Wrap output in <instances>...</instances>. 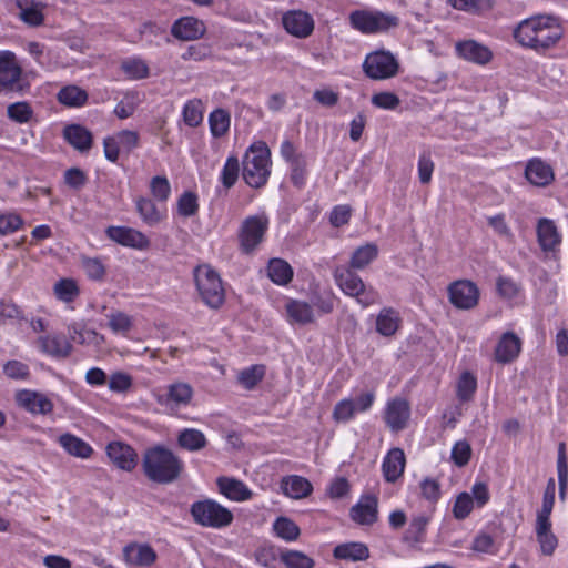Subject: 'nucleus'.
I'll list each match as a JSON object with an SVG mask.
<instances>
[{
	"label": "nucleus",
	"mask_w": 568,
	"mask_h": 568,
	"mask_svg": "<svg viewBox=\"0 0 568 568\" xmlns=\"http://www.w3.org/2000/svg\"><path fill=\"white\" fill-rule=\"evenodd\" d=\"M197 195L192 191L181 194L178 201V212L184 217L193 216L199 211Z\"/></svg>",
	"instance_id": "49"
},
{
	"label": "nucleus",
	"mask_w": 568,
	"mask_h": 568,
	"mask_svg": "<svg viewBox=\"0 0 568 568\" xmlns=\"http://www.w3.org/2000/svg\"><path fill=\"white\" fill-rule=\"evenodd\" d=\"M333 556L341 560L362 561L369 557V550L363 542L351 541L337 545L333 550Z\"/></svg>",
	"instance_id": "29"
},
{
	"label": "nucleus",
	"mask_w": 568,
	"mask_h": 568,
	"mask_svg": "<svg viewBox=\"0 0 568 568\" xmlns=\"http://www.w3.org/2000/svg\"><path fill=\"white\" fill-rule=\"evenodd\" d=\"M281 561L286 568H314L315 561L298 550H283L280 552Z\"/></svg>",
	"instance_id": "43"
},
{
	"label": "nucleus",
	"mask_w": 568,
	"mask_h": 568,
	"mask_svg": "<svg viewBox=\"0 0 568 568\" xmlns=\"http://www.w3.org/2000/svg\"><path fill=\"white\" fill-rule=\"evenodd\" d=\"M193 394V387L189 383L174 382L168 386L166 404H173L176 407L187 406Z\"/></svg>",
	"instance_id": "31"
},
{
	"label": "nucleus",
	"mask_w": 568,
	"mask_h": 568,
	"mask_svg": "<svg viewBox=\"0 0 568 568\" xmlns=\"http://www.w3.org/2000/svg\"><path fill=\"white\" fill-rule=\"evenodd\" d=\"M4 374L13 379H26L30 372L27 364L19 361H9L3 366Z\"/></svg>",
	"instance_id": "63"
},
{
	"label": "nucleus",
	"mask_w": 568,
	"mask_h": 568,
	"mask_svg": "<svg viewBox=\"0 0 568 568\" xmlns=\"http://www.w3.org/2000/svg\"><path fill=\"white\" fill-rule=\"evenodd\" d=\"M398 68L395 57L386 51L369 53L363 63L365 74L373 80L393 78L397 74Z\"/></svg>",
	"instance_id": "8"
},
{
	"label": "nucleus",
	"mask_w": 568,
	"mask_h": 568,
	"mask_svg": "<svg viewBox=\"0 0 568 568\" xmlns=\"http://www.w3.org/2000/svg\"><path fill=\"white\" fill-rule=\"evenodd\" d=\"M285 311L291 324L307 325L315 318L313 307L304 301L288 300Z\"/></svg>",
	"instance_id": "24"
},
{
	"label": "nucleus",
	"mask_w": 568,
	"mask_h": 568,
	"mask_svg": "<svg viewBox=\"0 0 568 568\" xmlns=\"http://www.w3.org/2000/svg\"><path fill=\"white\" fill-rule=\"evenodd\" d=\"M555 178L551 166L539 158L531 159L525 168V178Z\"/></svg>",
	"instance_id": "53"
},
{
	"label": "nucleus",
	"mask_w": 568,
	"mask_h": 568,
	"mask_svg": "<svg viewBox=\"0 0 568 568\" xmlns=\"http://www.w3.org/2000/svg\"><path fill=\"white\" fill-rule=\"evenodd\" d=\"M398 313L392 307H384L376 318V331L383 336H392L399 326Z\"/></svg>",
	"instance_id": "34"
},
{
	"label": "nucleus",
	"mask_w": 568,
	"mask_h": 568,
	"mask_svg": "<svg viewBox=\"0 0 568 568\" xmlns=\"http://www.w3.org/2000/svg\"><path fill=\"white\" fill-rule=\"evenodd\" d=\"M123 556L129 565L141 567L151 566L156 559L155 551L149 545H128L123 549Z\"/></svg>",
	"instance_id": "23"
},
{
	"label": "nucleus",
	"mask_w": 568,
	"mask_h": 568,
	"mask_svg": "<svg viewBox=\"0 0 568 568\" xmlns=\"http://www.w3.org/2000/svg\"><path fill=\"white\" fill-rule=\"evenodd\" d=\"M135 205L143 222L150 226L159 224L165 216V210L154 204L150 199L139 197Z\"/></svg>",
	"instance_id": "32"
},
{
	"label": "nucleus",
	"mask_w": 568,
	"mask_h": 568,
	"mask_svg": "<svg viewBox=\"0 0 568 568\" xmlns=\"http://www.w3.org/2000/svg\"><path fill=\"white\" fill-rule=\"evenodd\" d=\"M7 116L19 124H24L33 118V109L27 101H19L7 106Z\"/></svg>",
	"instance_id": "47"
},
{
	"label": "nucleus",
	"mask_w": 568,
	"mask_h": 568,
	"mask_svg": "<svg viewBox=\"0 0 568 568\" xmlns=\"http://www.w3.org/2000/svg\"><path fill=\"white\" fill-rule=\"evenodd\" d=\"M68 333L70 339L78 344H99L100 339L103 337L100 336L95 331L87 329L82 323L73 322L68 325Z\"/></svg>",
	"instance_id": "40"
},
{
	"label": "nucleus",
	"mask_w": 568,
	"mask_h": 568,
	"mask_svg": "<svg viewBox=\"0 0 568 568\" xmlns=\"http://www.w3.org/2000/svg\"><path fill=\"white\" fill-rule=\"evenodd\" d=\"M280 152H281L282 158L287 163H290V165L293 170L292 178H298L300 175H302L303 169L306 165V161H305L304 156L296 151L293 143L288 140L283 141L281 144Z\"/></svg>",
	"instance_id": "37"
},
{
	"label": "nucleus",
	"mask_w": 568,
	"mask_h": 568,
	"mask_svg": "<svg viewBox=\"0 0 568 568\" xmlns=\"http://www.w3.org/2000/svg\"><path fill=\"white\" fill-rule=\"evenodd\" d=\"M356 413V406L353 399H342L339 400L333 410V418L336 422H348L351 420Z\"/></svg>",
	"instance_id": "55"
},
{
	"label": "nucleus",
	"mask_w": 568,
	"mask_h": 568,
	"mask_svg": "<svg viewBox=\"0 0 568 568\" xmlns=\"http://www.w3.org/2000/svg\"><path fill=\"white\" fill-rule=\"evenodd\" d=\"M457 54L473 63L487 64L491 58V51L475 40H465L456 44Z\"/></svg>",
	"instance_id": "21"
},
{
	"label": "nucleus",
	"mask_w": 568,
	"mask_h": 568,
	"mask_svg": "<svg viewBox=\"0 0 568 568\" xmlns=\"http://www.w3.org/2000/svg\"><path fill=\"white\" fill-rule=\"evenodd\" d=\"M64 139L78 151L87 152L92 145V133L80 124H70L63 130Z\"/></svg>",
	"instance_id": "26"
},
{
	"label": "nucleus",
	"mask_w": 568,
	"mask_h": 568,
	"mask_svg": "<svg viewBox=\"0 0 568 568\" xmlns=\"http://www.w3.org/2000/svg\"><path fill=\"white\" fill-rule=\"evenodd\" d=\"M471 456V447L466 440L457 442L452 449V459L458 467L468 464Z\"/></svg>",
	"instance_id": "59"
},
{
	"label": "nucleus",
	"mask_w": 568,
	"mask_h": 568,
	"mask_svg": "<svg viewBox=\"0 0 568 568\" xmlns=\"http://www.w3.org/2000/svg\"><path fill=\"white\" fill-rule=\"evenodd\" d=\"M23 224V220L16 213L0 214V234L7 235L16 232Z\"/></svg>",
	"instance_id": "62"
},
{
	"label": "nucleus",
	"mask_w": 568,
	"mask_h": 568,
	"mask_svg": "<svg viewBox=\"0 0 568 568\" xmlns=\"http://www.w3.org/2000/svg\"><path fill=\"white\" fill-rule=\"evenodd\" d=\"M267 276L277 285H286L293 278V268L282 258H272L267 265Z\"/></svg>",
	"instance_id": "33"
},
{
	"label": "nucleus",
	"mask_w": 568,
	"mask_h": 568,
	"mask_svg": "<svg viewBox=\"0 0 568 568\" xmlns=\"http://www.w3.org/2000/svg\"><path fill=\"white\" fill-rule=\"evenodd\" d=\"M21 67L18 64L16 55L11 51L0 52V93L20 92L22 85L19 83L21 78Z\"/></svg>",
	"instance_id": "10"
},
{
	"label": "nucleus",
	"mask_w": 568,
	"mask_h": 568,
	"mask_svg": "<svg viewBox=\"0 0 568 568\" xmlns=\"http://www.w3.org/2000/svg\"><path fill=\"white\" fill-rule=\"evenodd\" d=\"M428 521V517L424 515L413 517L407 530L408 537L415 542L423 541Z\"/></svg>",
	"instance_id": "58"
},
{
	"label": "nucleus",
	"mask_w": 568,
	"mask_h": 568,
	"mask_svg": "<svg viewBox=\"0 0 568 568\" xmlns=\"http://www.w3.org/2000/svg\"><path fill=\"white\" fill-rule=\"evenodd\" d=\"M264 374L265 367L263 365H253L239 374V382L246 389H252L263 379Z\"/></svg>",
	"instance_id": "48"
},
{
	"label": "nucleus",
	"mask_w": 568,
	"mask_h": 568,
	"mask_svg": "<svg viewBox=\"0 0 568 568\" xmlns=\"http://www.w3.org/2000/svg\"><path fill=\"white\" fill-rule=\"evenodd\" d=\"M190 513L197 525L217 529L227 527L234 518L231 510L212 499L193 503Z\"/></svg>",
	"instance_id": "5"
},
{
	"label": "nucleus",
	"mask_w": 568,
	"mask_h": 568,
	"mask_svg": "<svg viewBox=\"0 0 568 568\" xmlns=\"http://www.w3.org/2000/svg\"><path fill=\"white\" fill-rule=\"evenodd\" d=\"M349 23L355 30L371 34L397 27L399 19L394 14L379 11L356 10L349 14Z\"/></svg>",
	"instance_id": "6"
},
{
	"label": "nucleus",
	"mask_w": 568,
	"mask_h": 568,
	"mask_svg": "<svg viewBox=\"0 0 568 568\" xmlns=\"http://www.w3.org/2000/svg\"><path fill=\"white\" fill-rule=\"evenodd\" d=\"M210 130L214 138L225 135L230 129V114L223 109H216L209 116Z\"/></svg>",
	"instance_id": "46"
},
{
	"label": "nucleus",
	"mask_w": 568,
	"mask_h": 568,
	"mask_svg": "<svg viewBox=\"0 0 568 568\" xmlns=\"http://www.w3.org/2000/svg\"><path fill=\"white\" fill-rule=\"evenodd\" d=\"M37 345L42 353L57 359H64L69 357L73 349L70 341L61 334L39 336Z\"/></svg>",
	"instance_id": "15"
},
{
	"label": "nucleus",
	"mask_w": 568,
	"mask_h": 568,
	"mask_svg": "<svg viewBox=\"0 0 568 568\" xmlns=\"http://www.w3.org/2000/svg\"><path fill=\"white\" fill-rule=\"evenodd\" d=\"M535 531L541 552L551 556L558 546V539L551 531V525L535 526Z\"/></svg>",
	"instance_id": "44"
},
{
	"label": "nucleus",
	"mask_w": 568,
	"mask_h": 568,
	"mask_svg": "<svg viewBox=\"0 0 568 568\" xmlns=\"http://www.w3.org/2000/svg\"><path fill=\"white\" fill-rule=\"evenodd\" d=\"M267 230V219L263 216L247 217L240 231V244L245 253H251L263 240Z\"/></svg>",
	"instance_id": "11"
},
{
	"label": "nucleus",
	"mask_w": 568,
	"mask_h": 568,
	"mask_svg": "<svg viewBox=\"0 0 568 568\" xmlns=\"http://www.w3.org/2000/svg\"><path fill=\"white\" fill-rule=\"evenodd\" d=\"M476 378L468 372L463 373L457 384L458 398L463 402L469 400L476 392Z\"/></svg>",
	"instance_id": "52"
},
{
	"label": "nucleus",
	"mask_w": 568,
	"mask_h": 568,
	"mask_svg": "<svg viewBox=\"0 0 568 568\" xmlns=\"http://www.w3.org/2000/svg\"><path fill=\"white\" fill-rule=\"evenodd\" d=\"M406 458L404 450L395 447L385 456L382 470L386 481L395 483L404 473Z\"/></svg>",
	"instance_id": "22"
},
{
	"label": "nucleus",
	"mask_w": 568,
	"mask_h": 568,
	"mask_svg": "<svg viewBox=\"0 0 568 568\" xmlns=\"http://www.w3.org/2000/svg\"><path fill=\"white\" fill-rule=\"evenodd\" d=\"M196 288L203 302L212 308L224 302V288L220 275L210 265H200L194 270Z\"/></svg>",
	"instance_id": "4"
},
{
	"label": "nucleus",
	"mask_w": 568,
	"mask_h": 568,
	"mask_svg": "<svg viewBox=\"0 0 568 568\" xmlns=\"http://www.w3.org/2000/svg\"><path fill=\"white\" fill-rule=\"evenodd\" d=\"M178 443L182 448L189 452H197L206 446L207 440L201 430L185 428L180 432Z\"/></svg>",
	"instance_id": "39"
},
{
	"label": "nucleus",
	"mask_w": 568,
	"mask_h": 568,
	"mask_svg": "<svg viewBox=\"0 0 568 568\" xmlns=\"http://www.w3.org/2000/svg\"><path fill=\"white\" fill-rule=\"evenodd\" d=\"M58 101L70 108H80L88 101V93L85 90L77 85H67L58 92Z\"/></svg>",
	"instance_id": "38"
},
{
	"label": "nucleus",
	"mask_w": 568,
	"mask_h": 568,
	"mask_svg": "<svg viewBox=\"0 0 568 568\" xmlns=\"http://www.w3.org/2000/svg\"><path fill=\"white\" fill-rule=\"evenodd\" d=\"M217 486L224 496L235 501H244L250 499L252 496L247 486L241 480L234 478L220 477L217 479Z\"/></svg>",
	"instance_id": "28"
},
{
	"label": "nucleus",
	"mask_w": 568,
	"mask_h": 568,
	"mask_svg": "<svg viewBox=\"0 0 568 568\" xmlns=\"http://www.w3.org/2000/svg\"><path fill=\"white\" fill-rule=\"evenodd\" d=\"M557 473H558L559 497L561 500H565L566 491H567V487H568V459H567V455H566V444L565 443H560L558 445Z\"/></svg>",
	"instance_id": "45"
},
{
	"label": "nucleus",
	"mask_w": 568,
	"mask_h": 568,
	"mask_svg": "<svg viewBox=\"0 0 568 568\" xmlns=\"http://www.w3.org/2000/svg\"><path fill=\"white\" fill-rule=\"evenodd\" d=\"M82 266L85 274L92 280H101L105 274L104 265L99 258L83 257Z\"/></svg>",
	"instance_id": "64"
},
{
	"label": "nucleus",
	"mask_w": 568,
	"mask_h": 568,
	"mask_svg": "<svg viewBox=\"0 0 568 568\" xmlns=\"http://www.w3.org/2000/svg\"><path fill=\"white\" fill-rule=\"evenodd\" d=\"M521 352V339L514 332L504 333L496 344L494 357L499 364L514 362Z\"/></svg>",
	"instance_id": "17"
},
{
	"label": "nucleus",
	"mask_w": 568,
	"mask_h": 568,
	"mask_svg": "<svg viewBox=\"0 0 568 568\" xmlns=\"http://www.w3.org/2000/svg\"><path fill=\"white\" fill-rule=\"evenodd\" d=\"M474 507V500L471 496L467 493H462L457 496L454 507L453 514L456 519H465Z\"/></svg>",
	"instance_id": "57"
},
{
	"label": "nucleus",
	"mask_w": 568,
	"mask_h": 568,
	"mask_svg": "<svg viewBox=\"0 0 568 568\" xmlns=\"http://www.w3.org/2000/svg\"><path fill=\"white\" fill-rule=\"evenodd\" d=\"M285 30L300 39L307 38L314 30V20L311 14L302 10H292L282 18Z\"/></svg>",
	"instance_id": "14"
},
{
	"label": "nucleus",
	"mask_w": 568,
	"mask_h": 568,
	"mask_svg": "<svg viewBox=\"0 0 568 568\" xmlns=\"http://www.w3.org/2000/svg\"><path fill=\"white\" fill-rule=\"evenodd\" d=\"M110 460L120 469L130 471L136 466L138 455L135 450L123 443L113 442L106 447Z\"/></svg>",
	"instance_id": "19"
},
{
	"label": "nucleus",
	"mask_w": 568,
	"mask_h": 568,
	"mask_svg": "<svg viewBox=\"0 0 568 568\" xmlns=\"http://www.w3.org/2000/svg\"><path fill=\"white\" fill-rule=\"evenodd\" d=\"M409 417L410 407L406 399L396 397L388 400L384 420L392 432L397 433L406 428Z\"/></svg>",
	"instance_id": "12"
},
{
	"label": "nucleus",
	"mask_w": 568,
	"mask_h": 568,
	"mask_svg": "<svg viewBox=\"0 0 568 568\" xmlns=\"http://www.w3.org/2000/svg\"><path fill=\"white\" fill-rule=\"evenodd\" d=\"M132 385V377L124 372L112 373L108 382L109 389L114 393H126Z\"/></svg>",
	"instance_id": "54"
},
{
	"label": "nucleus",
	"mask_w": 568,
	"mask_h": 568,
	"mask_svg": "<svg viewBox=\"0 0 568 568\" xmlns=\"http://www.w3.org/2000/svg\"><path fill=\"white\" fill-rule=\"evenodd\" d=\"M378 499L376 496H363L361 500L351 508V518L359 525H373L377 520Z\"/></svg>",
	"instance_id": "20"
},
{
	"label": "nucleus",
	"mask_w": 568,
	"mask_h": 568,
	"mask_svg": "<svg viewBox=\"0 0 568 568\" xmlns=\"http://www.w3.org/2000/svg\"><path fill=\"white\" fill-rule=\"evenodd\" d=\"M121 69L131 80H142L149 77L150 69L141 58H129L122 61Z\"/></svg>",
	"instance_id": "42"
},
{
	"label": "nucleus",
	"mask_w": 568,
	"mask_h": 568,
	"mask_svg": "<svg viewBox=\"0 0 568 568\" xmlns=\"http://www.w3.org/2000/svg\"><path fill=\"white\" fill-rule=\"evenodd\" d=\"M537 236L544 251H554L560 243V235L552 221L540 219L537 225Z\"/></svg>",
	"instance_id": "30"
},
{
	"label": "nucleus",
	"mask_w": 568,
	"mask_h": 568,
	"mask_svg": "<svg viewBox=\"0 0 568 568\" xmlns=\"http://www.w3.org/2000/svg\"><path fill=\"white\" fill-rule=\"evenodd\" d=\"M183 120L186 125L197 126L203 120L202 103L200 100L187 101L183 108Z\"/></svg>",
	"instance_id": "50"
},
{
	"label": "nucleus",
	"mask_w": 568,
	"mask_h": 568,
	"mask_svg": "<svg viewBox=\"0 0 568 568\" xmlns=\"http://www.w3.org/2000/svg\"><path fill=\"white\" fill-rule=\"evenodd\" d=\"M211 54V48L205 43H196L189 45L182 53L181 58L184 61H202Z\"/></svg>",
	"instance_id": "61"
},
{
	"label": "nucleus",
	"mask_w": 568,
	"mask_h": 568,
	"mask_svg": "<svg viewBox=\"0 0 568 568\" xmlns=\"http://www.w3.org/2000/svg\"><path fill=\"white\" fill-rule=\"evenodd\" d=\"M206 32L204 22L194 17H182L171 28L174 38L183 41H193L202 38Z\"/></svg>",
	"instance_id": "18"
},
{
	"label": "nucleus",
	"mask_w": 568,
	"mask_h": 568,
	"mask_svg": "<svg viewBox=\"0 0 568 568\" xmlns=\"http://www.w3.org/2000/svg\"><path fill=\"white\" fill-rule=\"evenodd\" d=\"M19 12V18L31 27H38L43 23L44 4L37 0H16Z\"/></svg>",
	"instance_id": "25"
},
{
	"label": "nucleus",
	"mask_w": 568,
	"mask_h": 568,
	"mask_svg": "<svg viewBox=\"0 0 568 568\" xmlns=\"http://www.w3.org/2000/svg\"><path fill=\"white\" fill-rule=\"evenodd\" d=\"M17 404L31 414L47 415L53 410L52 400L43 393L22 389L16 394Z\"/></svg>",
	"instance_id": "13"
},
{
	"label": "nucleus",
	"mask_w": 568,
	"mask_h": 568,
	"mask_svg": "<svg viewBox=\"0 0 568 568\" xmlns=\"http://www.w3.org/2000/svg\"><path fill=\"white\" fill-rule=\"evenodd\" d=\"M54 294L63 302H72L79 294L78 286L73 280L62 278L54 284Z\"/></svg>",
	"instance_id": "51"
},
{
	"label": "nucleus",
	"mask_w": 568,
	"mask_h": 568,
	"mask_svg": "<svg viewBox=\"0 0 568 568\" xmlns=\"http://www.w3.org/2000/svg\"><path fill=\"white\" fill-rule=\"evenodd\" d=\"M378 254V247L374 243H367L357 247L352 254L348 267L353 270H363L369 265Z\"/></svg>",
	"instance_id": "35"
},
{
	"label": "nucleus",
	"mask_w": 568,
	"mask_h": 568,
	"mask_svg": "<svg viewBox=\"0 0 568 568\" xmlns=\"http://www.w3.org/2000/svg\"><path fill=\"white\" fill-rule=\"evenodd\" d=\"M271 150L263 141L254 142L243 159V178H268L271 174Z\"/></svg>",
	"instance_id": "7"
},
{
	"label": "nucleus",
	"mask_w": 568,
	"mask_h": 568,
	"mask_svg": "<svg viewBox=\"0 0 568 568\" xmlns=\"http://www.w3.org/2000/svg\"><path fill=\"white\" fill-rule=\"evenodd\" d=\"M449 302L458 310H471L479 301V288L469 280H458L449 284Z\"/></svg>",
	"instance_id": "9"
},
{
	"label": "nucleus",
	"mask_w": 568,
	"mask_h": 568,
	"mask_svg": "<svg viewBox=\"0 0 568 568\" xmlns=\"http://www.w3.org/2000/svg\"><path fill=\"white\" fill-rule=\"evenodd\" d=\"M564 36L560 19L551 14H537L523 20L514 30V38L523 47L537 52L555 47Z\"/></svg>",
	"instance_id": "1"
},
{
	"label": "nucleus",
	"mask_w": 568,
	"mask_h": 568,
	"mask_svg": "<svg viewBox=\"0 0 568 568\" xmlns=\"http://www.w3.org/2000/svg\"><path fill=\"white\" fill-rule=\"evenodd\" d=\"M106 235L112 241L133 248L143 250L150 245L149 239L140 231L126 226H109Z\"/></svg>",
	"instance_id": "16"
},
{
	"label": "nucleus",
	"mask_w": 568,
	"mask_h": 568,
	"mask_svg": "<svg viewBox=\"0 0 568 568\" xmlns=\"http://www.w3.org/2000/svg\"><path fill=\"white\" fill-rule=\"evenodd\" d=\"M372 104L385 109V110H395L399 104V98L393 92H379L372 97Z\"/></svg>",
	"instance_id": "60"
},
{
	"label": "nucleus",
	"mask_w": 568,
	"mask_h": 568,
	"mask_svg": "<svg viewBox=\"0 0 568 568\" xmlns=\"http://www.w3.org/2000/svg\"><path fill=\"white\" fill-rule=\"evenodd\" d=\"M275 535L285 541H295L300 535V527L287 517H278L273 524Z\"/></svg>",
	"instance_id": "41"
},
{
	"label": "nucleus",
	"mask_w": 568,
	"mask_h": 568,
	"mask_svg": "<svg viewBox=\"0 0 568 568\" xmlns=\"http://www.w3.org/2000/svg\"><path fill=\"white\" fill-rule=\"evenodd\" d=\"M59 444L70 454L80 458H88L92 454L91 446L83 439L72 435L63 434L59 437Z\"/></svg>",
	"instance_id": "36"
},
{
	"label": "nucleus",
	"mask_w": 568,
	"mask_h": 568,
	"mask_svg": "<svg viewBox=\"0 0 568 568\" xmlns=\"http://www.w3.org/2000/svg\"><path fill=\"white\" fill-rule=\"evenodd\" d=\"M283 493L293 498L302 499L307 497L312 490V484L304 477L297 475L286 476L281 481Z\"/></svg>",
	"instance_id": "27"
},
{
	"label": "nucleus",
	"mask_w": 568,
	"mask_h": 568,
	"mask_svg": "<svg viewBox=\"0 0 568 568\" xmlns=\"http://www.w3.org/2000/svg\"><path fill=\"white\" fill-rule=\"evenodd\" d=\"M141 465L145 477L161 485L176 481L184 470L181 458L161 445L148 448L143 454Z\"/></svg>",
	"instance_id": "2"
},
{
	"label": "nucleus",
	"mask_w": 568,
	"mask_h": 568,
	"mask_svg": "<svg viewBox=\"0 0 568 568\" xmlns=\"http://www.w3.org/2000/svg\"><path fill=\"white\" fill-rule=\"evenodd\" d=\"M334 278L339 288L348 296L355 297L363 307L375 304L378 293L366 286L362 278L348 266H337L334 270Z\"/></svg>",
	"instance_id": "3"
},
{
	"label": "nucleus",
	"mask_w": 568,
	"mask_h": 568,
	"mask_svg": "<svg viewBox=\"0 0 568 568\" xmlns=\"http://www.w3.org/2000/svg\"><path fill=\"white\" fill-rule=\"evenodd\" d=\"M278 549L274 546L260 547L255 552L257 564L265 568H275L277 562Z\"/></svg>",
	"instance_id": "56"
}]
</instances>
